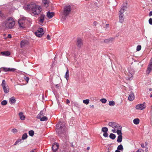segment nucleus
Here are the masks:
<instances>
[{
  "instance_id": "nucleus-1",
  "label": "nucleus",
  "mask_w": 152,
  "mask_h": 152,
  "mask_svg": "<svg viewBox=\"0 0 152 152\" xmlns=\"http://www.w3.org/2000/svg\"><path fill=\"white\" fill-rule=\"evenodd\" d=\"M56 132L58 136L62 137L66 136V127L64 122L60 121L56 125Z\"/></svg>"
},
{
  "instance_id": "nucleus-2",
  "label": "nucleus",
  "mask_w": 152,
  "mask_h": 152,
  "mask_svg": "<svg viewBox=\"0 0 152 152\" xmlns=\"http://www.w3.org/2000/svg\"><path fill=\"white\" fill-rule=\"evenodd\" d=\"M27 9L32 12V15H37L41 11V8L40 6L36 5L35 4H28Z\"/></svg>"
},
{
  "instance_id": "nucleus-3",
  "label": "nucleus",
  "mask_w": 152,
  "mask_h": 152,
  "mask_svg": "<svg viewBox=\"0 0 152 152\" xmlns=\"http://www.w3.org/2000/svg\"><path fill=\"white\" fill-rule=\"evenodd\" d=\"M71 10V7L70 6H65L64 9L63 11L61 13L62 18L65 20L67 17L70 13Z\"/></svg>"
},
{
  "instance_id": "nucleus-4",
  "label": "nucleus",
  "mask_w": 152,
  "mask_h": 152,
  "mask_svg": "<svg viewBox=\"0 0 152 152\" xmlns=\"http://www.w3.org/2000/svg\"><path fill=\"white\" fill-rule=\"evenodd\" d=\"M5 24L7 28H11L14 26L15 22L12 18H10L5 21Z\"/></svg>"
},
{
  "instance_id": "nucleus-5",
  "label": "nucleus",
  "mask_w": 152,
  "mask_h": 152,
  "mask_svg": "<svg viewBox=\"0 0 152 152\" xmlns=\"http://www.w3.org/2000/svg\"><path fill=\"white\" fill-rule=\"evenodd\" d=\"M1 86L2 87L4 92L5 94H7L9 92V86L5 80H3L1 84Z\"/></svg>"
},
{
  "instance_id": "nucleus-6",
  "label": "nucleus",
  "mask_w": 152,
  "mask_h": 152,
  "mask_svg": "<svg viewBox=\"0 0 152 152\" xmlns=\"http://www.w3.org/2000/svg\"><path fill=\"white\" fill-rule=\"evenodd\" d=\"M35 35L38 37H41L44 34L43 30L42 28H39L35 32Z\"/></svg>"
},
{
  "instance_id": "nucleus-7",
  "label": "nucleus",
  "mask_w": 152,
  "mask_h": 152,
  "mask_svg": "<svg viewBox=\"0 0 152 152\" xmlns=\"http://www.w3.org/2000/svg\"><path fill=\"white\" fill-rule=\"evenodd\" d=\"M145 107V102L142 104H138L136 105V108L137 110H142Z\"/></svg>"
},
{
  "instance_id": "nucleus-8",
  "label": "nucleus",
  "mask_w": 152,
  "mask_h": 152,
  "mask_svg": "<svg viewBox=\"0 0 152 152\" xmlns=\"http://www.w3.org/2000/svg\"><path fill=\"white\" fill-rule=\"evenodd\" d=\"M18 23L20 28H24L25 27V21L24 20L22 19L19 20Z\"/></svg>"
},
{
  "instance_id": "nucleus-9",
  "label": "nucleus",
  "mask_w": 152,
  "mask_h": 152,
  "mask_svg": "<svg viewBox=\"0 0 152 152\" xmlns=\"http://www.w3.org/2000/svg\"><path fill=\"white\" fill-rule=\"evenodd\" d=\"M152 70V58H151L146 71L147 73L149 74Z\"/></svg>"
},
{
  "instance_id": "nucleus-10",
  "label": "nucleus",
  "mask_w": 152,
  "mask_h": 152,
  "mask_svg": "<svg viewBox=\"0 0 152 152\" xmlns=\"http://www.w3.org/2000/svg\"><path fill=\"white\" fill-rule=\"evenodd\" d=\"M83 44V42L81 39L80 38H78L77 39L76 45L78 48H80Z\"/></svg>"
},
{
  "instance_id": "nucleus-11",
  "label": "nucleus",
  "mask_w": 152,
  "mask_h": 152,
  "mask_svg": "<svg viewBox=\"0 0 152 152\" xmlns=\"http://www.w3.org/2000/svg\"><path fill=\"white\" fill-rule=\"evenodd\" d=\"M28 44V41L26 40L22 41L20 42V47L21 48H23Z\"/></svg>"
},
{
  "instance_id": "nucleus-12",
  "label": "nucleus",
  "mask_w": 152,
  "mask_h": 152,
  "mask_svg": "<svg viewBox=\"0 0 152 152\" xmlns=\"http://www.w3.org/2000/svg\"><path fill=\"white\" fill-rule=\"evenodd\" d=\"M126 4H123V7L121 8V9L119 12V14L124 15V10L126 9L127 8Z\"/></svg>"
},
{
  "instance_id": "nucleus-13",
  "label": "nucleus",
  "mask_w": 152,
  "mask_h": 152,
  "mask_svg": "<svg viewBox=\"0 0 152 152\" xmlns=\"http://www.w3.org/2000/svg\"><path fill=\"white\" fill-rule=\"evenodd\" d=\"M1 68H2L3 69V70L4 72L10 71L13 72L15 70V69L14 68H7L5 67H3Z\"/></svg>"
},
{
  "instance_id": "nucleus-14",
  "label": "nucleus",
  "mask_w": 152,
  "mask_h": 152,
  "mask_svg": "<svg viewBox=\"0 0 152 152\" xmlns=\"http://www.w3.org/2000/svg\"><path fill=\"white\" fill-rule=\"evenodd\" d=\"M59 148V145L57 143H54L52 145V150L54 152H56L57 151Z\"/></svg>"
},
{
  "instance_id": "nucleus-15",
  "label": "nucleus",
  "mask_w": 152,
  "mask_h": 152,
  "mask_svg": "<svg viewBox=\"0 0 152 152\" xmlns=\"http://www.w3.org/2000/svg\"><path fill=\"white\" fill-rule=\"evenodd\" d=\"M49 0H42V4L44 6L47 7L49 6Z\"/></svg>"
},
{
  "instance_id": "nucleus-16",
  "label": "nucleus",
  "mask_w": 152,
  "mask_h": 152,
  "mask_svg": "<svg viewBox=\"0 0 152 152\" xmlns=\"http://www.w3.org/2000/svg\"><path fill=\"white\" fill-rule=\"evenodd\" d=\"M117 123L114 122H110L108 123V125L113 128H115L116 127Z\"/></svg>"
},
{
  "instance_id": "nucleus-17",
  "label": "nucleus",
  "mask_w": 152,
  "mask_h": 152,
  "mask_svg": "<svg viewBox=\"0 0 152 152\" xmlns=\"http://www.w3.org/2000/svg\"><path fill=\"white\" fill-rule=\"evenodd\" d=\"M134 98V93L131 92L130 93V94L129 95V96L128 97V99L130 101H133Z\"/></svg>"
},
{
  "instance_id": "nucleus-18",
  "label": "nucleus",
  "mask_w": 152,
  "mask_h": 152,
  "mask_svg": "<svg viewBox=\"0 0 152 152\" xmlns=\"http://www.w3.org/2000/svg\"><path fill=\"white\" fill-rule=\"evenodd\" d=\"M114 39L113 38H110L109 39H105L104 40V42L106 43H112Z\"/></svg>"
},
{
  "instance_id": "nucleus-19",
  "label": "nucleus",
  "mask_w": 152,
  "mask_h": 152,
  "mask_svg": "<svg viewBox=\"0 0 152 152\" xmlns=\"http://www.w3.org/2000/svg\"><path fill=\"white\" fill-rule=\"evenodd\" d=\"M0 54L3 56H9L10 54V53L9 51H7L1 52Z\"/></svg>"
},
{
  "instance_id": "nucleus-20",
  "label": "nucleus",
  "mask_w": 152,
  "mask_h": 152,
  "mask_svg": "<svg viewBox=\"0 0 152 152\" xmlns=\"http://www.w3.org/2000/svg\"><path fill=\"white\" fill-rule=\"evenodd\" d=\"M119 22L122 23L124 21V15L119 14Z\"/></svg>"
},
{
  "instance_id": "nucleus-21",
  "label": "nucleus",
  "mask_w": 152,
  "mask_h": 152,
  "mask_svg": "<svg viewBox=\"0 0 152 152\" xmlns=\"http://www.w3.org/2000/svg\"><path fill=\"white\" fill-rule=\"evenodd\" d=\"M45 16L44 15H42L38 18V21L42 23L45 19Z\"/></svg>"
},
{
  "instance_id": "nucleus-22",
  "label": "nucleus",
  "mask_w": 152,
  "mask_h": 152,
  "mask_svg": "<svg viewBox=\"0 0 152 152\" xmlns=\"http://www.w3.org/2000/svg\"><path fill=\"white\" fill-rule=\"evenodd\" d=\"M19 116L21 120H25V117L23 113L22 112H20L19 113Z\"/></svg>"
},
{
  "instance_id": "nucleus-23",
  "label": "nucleus",
  "mask_w": 152,
  "mask_h": 152,
  "mask_svg": "<svg viewBox=\"0 0 152 152\" xmlns=\"http://www.w3.org/2000/svg\"><path fill=\"white\" fill-rule=\"evenodd\" d=\"M54 13L53 12H50L48 11L47 13V16L49 18H51L54 15Z\"/></svg>"
},
{
  "instance_id": "nucleus-24",
  "label": "nucleus",
  "mask_w": 152,
  "mask_h": 152,
  "mask_svg": "<svg viewBox=\"0 0 152 152\" xmlns=\"http://www.w3.org/2000/svg\"><path fill=\"white\" fill-rule=\"evenodd\" d=\"M45 112V110H41L39 113L38 114L37 116V118H40V117L43 116L44 115V113Z\"/></svg>"
},
{
  "instance_id": "nucleus-25",
  "label": "nucleus",
  "mask_w": 152,
  "mask_h": 152,
  "mask_svg": "<svg viewBox=\"0 0 152 152\" xmlns=\"http://www.w3.org/2000/svg\"><path fill=\"white\" fill-rule=\"evenodd\" d=\"M16 101V100H15V98L13 96L11 97L10 99L9 102L11 104L15 103Z\"/></svg>"
},
{
  "instance_id": "nucleus-26",
  "label": "nucleus",
  "mask_w": 152,
  "mask_h": 152,
  "mask_svg": "<svg viewBox=\"0 0 152 152\" xmlns=\"http://www.w3.org/2000/svg\"><path fill=\"white\" fill-rule=\"evenodd\" d=\"M123 137L122 135H118L117 137V141L118 142H121L122 140Z\"/></svg>"
},
{
  "instance_id": "nucleus-27",
  "label": "nucleus",
  "mask_w": 152,
  "mask_h": 152,
  "mask_svg": "<svg viewBox=\"0 0 152 152\" xmlns=\"http://www.w3.org/2000/svg\"><path fill=\"white\" fill-rule=\"evenodd\" d=\"M69 72L68 68H67V70L65 74V78H66L67 80H68L69 78Z\"/></svg>"
},
{
  "instance_id": "nucleus-28",
  "label": "nucleus",
  "mask_w": 152,
  "mask_h": 152,
  "mask_svg": "<svg viewBox=\"0 0 152 152\" xmlns=\"http://www.w3.org/2000/svg\"><path fill=\"white\" fill-rule=\"evenodd\" d=\"M133 121V123L134 124L137 125L139 124L140 122V120L139 119L137 118L134 119Z\"/></svg>"
},
{
  "instance_id": "nucleus-29",
  "label": "nucleus",
  "mask_w": 152,
  "mask_h": 152,
  "mask_svg": "<svg viewBox=\"0 0 152 152\" xmlns=\"http://www.w3.org/2000/svg\"><path fill=\"white\" fill-rule=\"evenodd\" d=\"M109 137L110 139L112 140H114L116 137V136L115 134L111 133L110 134Z\"/></svg>"
},
{
  "instance_id": "nucleus-30",
  "label": "nucleus",
  "mask_w": 152,
  "mask_h": 152,
  "mask_svg": "<svg viewBox=\"0 0 152 152\" xmlns=\"http://www.w3.org/2000/svg\"><path fill=\"white\" fill-rule=\"evenodd\" d=\"M23 142V141L22 140V139H20L18 140L15 142L14 144V145H16L17 144L19 143H21Z\"/></svg>"
},
{
  "instance_id": "nucleus-31",
  "label": "nucleus",
  "mask_w": 152,
  "mask_h": 152,
  "mask_svg": "<svg viewBox=\"0 0 152 152\" xmlns=\"http://www.w3.org/2000/svg\"><path fill=\"white\" fill-rule=\"evenodd\" d=\"M27 137L28 135L27 133H25L22 135V139H22V140H23L26 139L27 138Z\"/></svg>"
},
{
  "instance_id": "nucleus-32",
  "label": "nucleus",
  "mask_w": 152,
  "mask_h": 152,
  "mask_svg": "<svg viewBox=\"0 0 152 152\" xmlns=\"http://www.w3.org/2000/svg\"><path fill=\"white\" fill-rule=\"evenodd\" d=\"M124 149V148L123 147V145L121 144H120L119 145L118 147H117V149L118 150H121V151H122Z\"/></svg>"
},
{
  "instance_id": "nucleus-33",
  "label": "nucleus",
  "mask_w": 152,
  "mask_h": 152,
  "mask_svg": "<svg viewBox=\"0 0 152 152\" xmlns=\"http://www.w3.org/2000/svg\"><path fill=\"white\" fill-rule=\"evenodd\" d=\"M28 134L29 136L33 137L34 135V132L33 130H31L29 131Z\"/></svg>"
},
{
  "instance_id": "nucleus-34",
  "label": "nucleus",
  "mask_w": 152,
  "mask_h": 152,
  "mask_svg": "<svg viewBox=\"0 0 152 152\" xmlns=\"http://www.w3.org/2000/svg\"><path fill=\"white\" fill-rule=\"evenodd\" d=\"M39 118L40 119V120L41 121H46L48 120L46 116H43L42 117H41Z\"/></svg>"
},
{
  "instance_id": "nucleus-35",
  "label": "nucleus",
  "mask_w": 152,
  "mask_h": 152,
  "mask_svg": "<svg viewBox=\"0 0 152 152\" xmlns=\"http://www.w3.org/2000/svg\"><path fill=\"white\" fill-rule=\"evenodd\" d=\"M108 131V129L106 127H104L102 129V131L103 132H107Z\"/></svg>"
},
{
  "instance_id": "nucleus-36",
  "label": "nucleus",
  "mask_w": 152,
  "mask_h": 152,
  "mask_svg": "<svg viewBox=\"0 0 152 152\" xmlns=\"http://www.w3.org/2000/svg\"><path fill=\"white\" fill-rule=\"evenodd\" d=\"M109 104L110 106H113L115 105V102L113 101H111L109 102Z\"/></svg>"
},
{
  "instance_id": "nucleus-37",
  "label": "nucleus",
  "mask_w": 152,
  "mask_h": 152,
  "mask_svg": "<svg viewBox=\"0 0 152 152\" xmlns=\"http://www.w3.org/2000/svg\"><path fill=\"white\" fill-rule=\"evenodd\" d=\"M116 132L118 135H122L121 130L117 129Z\"/></svg>"
},
{
  "instance_id": "nucleus-38",
  "label": "nucleus",
  "mask_w": 152,
  "mask_h": 152,
  "mask_svg": "<svg viewBox=\"0 0 152 152\" xmlns=\"http://www.w3.org/2000/svg\"><path fill=\"white\" fill-rule=\"evenodd\" d=\"M89 102V100L88 99H86L83 100V102L86 104H88Z\"/></svg>"
},
{
  "instance_id": "nucleus-39",
  "label": "nucleus",
  "mask_w": 152,
  "mask_h": 152,
  "mask_svg": "<svg viewBox=\"0 0 152 152\" xmlns=\"http://www.w3.org/2000/svg\"><path fill=\"white\" fill-rule=\"evenodd\" d=\"M127 79L130 80H132L133 79V75L131 74H130V75H129V76H128V77H127Z\"/></svg>"
},
{
  "instance_id": "nucleus-40",
  "label": "nucleus",
  "mask_w": 152,
  "mask_h": 152,
  "mask_svg": "<svg viewBox=\"0 0 152 152\" xmlns=\"http://www.w3.org/2000/svg\"><path fill=\"white\" fill-rule=\"evenodd\" d=\"M7 104V102L5 100H3L1 102V104L2 105H6Z\"/></svg>"
},
{
  "instance_id": "nucleus-41",
  "label": "nucleus",
  "mask_w": 152,
  "mask_h": 152,
  "mask_svg": "<svg viewBox=\"0 0 152 152\" xmlns=\"http://www.w3.org/2000/svg\"><path fill=\"white\" fill-rule=\"evenodd\" d=\"M107 100L104 98H103L100 99V101L103 103H105L107 102Z\"/></svg>"
},
{
  "instance_id": "nucleus-42",
  "label": "nucleus",
  "mask_w": 152,
  "mask_h": 152,
  "mask_svg": "<svg viewBox=\"0 0 152 152\" xmlns=\"http://www.w3.org/2000/svg\"><path fill=\"white\" fill-rule=\"evenodd\" d=\"M11 131L14 133H15L18 132V130L14 128L12 129Z\"/></svg>"
},
{
  "instance_id": "nucleus-43",
  "label": "nucleus",
  "mask_w": 152,
  "mask_h": 152,
  "mask_svg": "<svg viewBox=\"0 0 152 152\" xmlns=\"http://www.w3.org/2000/svg\"><path fill=\"white\" fill-rule=\"evenodd\" d=\"M141 47L140 45H138L137 47V51H139L141 49Z\"/></svg>"
},
{
  "instance_id": "nucleus-44",
  "label": "nucleus",
  "mask_w": 152,
  "mask_h": 152,
  "mask_svg": "<svg viewBox=\"0 0 152 152\" xmlns=\"http://www.w3.org/2000/svg\"><path fill=\"white\" fill-rule=\"evenodd\" d=\"M116 128H117L118 129L121 130L122 126L120 125L119 124H117Z\"/></svg>"
},
{
  "instance_id": "nucleus-45",
  "label": "nucleus",
  "mask_w": 152,
  "mask_h": 152,
  "mask_svg": "<svg viewBox=\"0 0 152 152\" xmlns=\"http://www.w3.org/2000/svg\"><path fill=\"white\" fill-rule=\"evenodd\" d=\"M24 79L28 83L29 80V78L28 77L25 76L24 77Z\"/></svg>"
},
{
  "instance_id": "nucleus-46",
  "label": "nucleus",
  "mask_w": 152,
  "mask_h": 152,
  "mask_svg": "<svg viewBox=\"0 0 152 152\" xmlns=\"http://www.w3.org/2000/svg\"><path fill=\"white\" fill-rule=\"evenodd\" d=\"M104 133L103 134V136L106 137H108V134L107 132H104Z\"/></svg>"
},
{
  "instance_id": "nucleus-47",
  "label": "nucleus",
  "mask_w": 152,
  "mask_h": 152,
  "mask_svg": "<svg viewBox=\"0 0 152 152\" xmlns=\"http://www.w3.org/2000/svg\"><path fill=\"white\" fill-rule=\"evenodd\" d=\"M149 23L150 25H152V18H150L149 20Z\"/></svg>"
},
{
  "instance_id": "nucleus-48",
  "label": "nucleus",
  "mask_w": 152,
  "mask_h": 152,
  "mask_svg": "<svg viewBox=\"0 0 152 152\" xmlns=\"http://www.w3.org/2000/svg\"><path fill=\"white\" fill-rule=\"evenodd\" d=\"M136 152H144V151L142 149H140L137 150Z\"/></svg>"
},
{
  "instance_id": "nucleus-49",
  "label": "nucleus",
  "mask_w": 152,
  "mask_h": 152,
  "mask_svg": "<svg viewBox=\"0 0 152 152\" xmlns=\"http://www.w3.org/2000/svg\"><path fill=\"white\" fill-rule=\"evenodd\" d=\"M98 23L96 21H94L93 23V25L96 26L97 24Z\"/></svg>"
},
{
  "instance_id": "nucleus-50",
  "label": "nucleus",
  "mask_w": 152,
  "mask_h": 152,
  "mask_svg": "<svg viewBox=\"0 0 152 152\" xmlns=\"http://www.w3.org/2000/svg\"><path fill=\"white\" fill-rule=\"evenodd\" d=\"M47 38L48 40L50 39V37L49 34H48L47 36Z\"/></svg>"
},
{
  "instance_id": "nucleus-51",
  "label": "nucleus",
  "mask_w": 152,
  "mask_h": 152,
  "mask_svg": "<svg viewBox=\"0 0 152 152\" xmlns=\"http://www.w3.org/2000/svg\"><path fill=\"white\" fill-rule=\"evenodd\" d=\"M141 146L142 148H144L145 147L144 144L143 143L141 144Z\"/></svg>"
},
{
  "instance_id": "nucleus-52",
  "label": "nucleus",
  "mask_w": 152,
  "mask_h": 152,
  "mask_svg": "<svg viewBox=\"0 0 152 152\" xmlns=\"http://www.w3.org/2000/svg\"><path fill=\"white\" fill-rule=\"evenodd\" d=\"M152 15V11H150L149 14V16H151Z\"/></svg>"
},
{
  "instance_id": "nucleus-53",
  "label": "nucleus",
  "mask_w": 152,
  "mask_h": 152,
  "mask_svg": "<svg viewBox=\"0 0 152 152\" xmlns=\"http://www.w3.org/2000/svg\"><path fill=\"white\" fill-rule=\"evenodd\" d=\"M105 26L106 28H108L109 27V25L108 24H106Z\"/></svg>"
},
{
  "instance_id": "nucleus-54",
  "label": "nucleus",
  "mask_w": 152,
  "mask_h": 152,
  "mask_svg": "<svg viewBox=\"0 0 152 152\" xmlns=\"http://www.w3.org/2000/svg\"><path fill=\"white\" fill-rule=\"evenodd\" d=\"M70 103V101L69 99H67L66 100V103L68 104Z\"/></svg>"
},
{
  "instance_id": "nucleus-55",
  "label": "nucleus",
  "mask_w": 152,
  "mask_h": 152,
  "mask_svg": "<svg viewBox=\"0 0 152 152\" xmlns=\"http://www.w3.org/2000/svg\"><path fill=\"white\" fill-rule=\"evenodd\" d=\"M3 16V15L2 12L1 11H0V16L2 17Z\"/></svg>"
},
{
  "instance_id": "nucleus-56",
  "label": "nucleus",
  "mask_w": 152,
  "mask_h": 152,
  "mask_svg": "<svg viewBox=\"0 0 152 152\" xmlns=\"http://www.w3.org/2000/svg\"><path fill=\"white\" fill-rule=\"evenodd\" d=\"M8 37L10 38L12 37L11 35L10 34H9L8 35Z\"/></svg>"
},
{
  "instance_id": "nucleus-57",
  "label": "nucleus",
  "mask_w": 152,
  "mask_h": 152,
  "mask_svg": "<svg viewBox=\"0 0 152 152\" xmlns=\"http://www.w3.org/2000/svg\"><path fill=\"white\" fill-rule=\"evenodd\" d=\"M145 152H148V148L147 147H146V149H145Z\"/></svg>"
},
{
  "instance_id": "nucleus-58",
  "label": "nucleus",
  "mask_w": 152,
  "mask_h": 152,
  "mask_svg": "<svg viewBox=\"0 0 152 152\" xmlns=\"http://www.w3.org/2000/svg\"><path fill=\"white\" fill-rule=\"evenodd\" d=\"M112 131L113 132V133H114L115 132V129H112Z\"/></svg>"
},
{
  "instance_id": "nucleus-59",
  "label": "nucleus",
  "mask_w": 152,
  "mask_h": 152,
  "mask_svg": "<svg viewBox=\"0 0 152 152\" xmlns=\"http://www.w3.org/2000/svg\"><path fill=\"white\" fill-rule=\"evenodd\" d=\"M115 152H121L120 151L116 150L115 151Z\"/></svg>"
},
{
  "instance_id": "nucleus-60",
  "label": "nucleus",
  "mask_w": 152,
  "mask_h": 152,
  "mask_svg": "<svg viewBox=\"0 0 152 152\" xmlns=\"http://www.w3.org/2000/svg\"><path fill=\"white\" fill-rule=\"evenodd\" d=\"M90 148L89 147H87V150H88Z\"/></svg>"
},
{
  "instance_id": "nucleus-61",
  "label": "nucleus",
  "mask_w": 152,
  "mask_h": 152,
  "mask_svg": "<svg viewBox=\"0 0 152 152\" xmlns=\"http://www.w3.org/2000/svg\"><path fill=\"white\" fill-rule=\"evenodd\" d=\"M90 107H93V108H94V105H90Z\"/></svg>"
},
{
  "instance_id": "nucleus-62",
  "label": "nucleus",
  "mask_w": 152,
  "mask_h": 152,
  "mask_svg": "<svg viewBox=\"0 0 152 152\" xmlns=\"http://www.w3.org/2000/svg\"><path fill=\"white\" fill-rule=\"evenodd\" d=\"M145 145H148V143H147V142H145Z\"/></svg>"
},
{
  "instance_id": "nucleus-63",
  "label": "nucleus",
  "mask_w": 152,
  "mask_h": 152,
  "mask_svg": "<svg viewBox=\"0 0 152 152\" xmlns=\"http://www.w3.org/2000/svg\"><path fill=\"white\" fill-rule=\"evenodd\" d=\"M149 91H152V89L151 88H149Z\"/></svg>"
},
{
  "instance_id": "nucleus-64",
  "label": "nucleus",
  "mask_w": 152,
  "mask_h": 152,
  "mask_svg": "<svg viewBox=\"0 0 152 152\" xmlns=\"http://www.w3.org/2000/svg\"><path fill=\"white\" fill-rule=\"evenodd\" d=\"M72 152H78L76 151H73Z\"/></svg>"
}]
</instances>
